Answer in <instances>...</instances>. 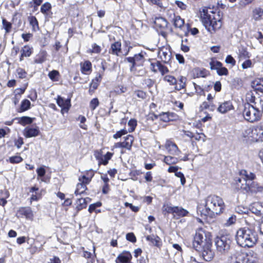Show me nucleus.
Listing matches in <instances>:
<instances>
[{"label": "nucleus", "instance_id": "nucleus-1", "mask_svg": "<svg viewBox=\"0 0 263 263\" xmlns=\"http://www.w3.org/2000/svg\"><path fill=\"white\" fill-rule=\"evenodd\" d=\"M193 248L206 261L212 260L215 257L211 233L202 228L198 229L194 236Z\"/></svg>", "mask_w": 263, "mask_h": 263}, {"label": "nucleus", "instance_id": "nucleus-2", "mask_svg": "<svg viewBox=\"0 0 263 263\" xmlns=\"http://www.w3.org/2000/svg\"><path fill=\"white\" fill-rule=\"evenodd\" d=\"M201 12L202 23L209 32L213 33L221 27L222 15L219 11L204 8Z\"/></svg>", "mask_w": 263, "mask_h": 263}, {"label": "nucleus", "instance_id": "nucleus-3", "mask_svg": "<svg viewBox=\"0 0 263 263\" xmlns=\"http://www.w3.org/2000/svg\"><path fill=\"white\" fill-rule=\"evenodd\" d=\"M226 207L222 198L215 195H210L205 199V215L213 218L223 213Z\"/></svg>", "mask_w": 263, "mask_h": 263}, {"label": "nucleus", "instance_id": "nucleus-4", "mask_svg": "<svg viewBox=\"0 0 263 263\" xmlns=\"http://www.w3.org/2000/svg\"><path fill=\"white\" fill-rule=\"evenodd\" d=\"M258 240V234L254 230L241 228L237 231L236 240L237 244L242 247H253Z\"/></svg>", "mask_w": 263, "mask_h": 263}, {"label": "nucleus", "instance_id": "nucleus-5", "mask_svg": "<svg viewBox=\"0 0 263 263\" xmlns=\"http://www.w3.org/2000/svg\"><path fill=\"white\" fill-rule=\"evenodd\" d=\"M242 113L245 120L251 123L259 121L262 118V111H259L258 105L255 104L245 103Z\"/></svg>", "mask_w": 263, "mask_h": 263}, {"label": "nucleus", "instance_id": "nucleus-6", "mask_svg": "<svg viewBox=\"0 0 263 263\" xmlns=\"http://www.w3.org/2000/svg\"><path fill=\"white\" fill-rule=\"evenodd\" d=\"M240 188L249 194L263 195V185L257 182L249 181L248 183L242 184Z\"/></svg>", "mask_w": 263, "mask_h": 263}, {"label": "nucleus", "instance_id": "nucleus-7", "mask_svg": "<svg viewBox=\"0 0 263 263\" xmlns=\"http://www.w3.org/2000/svg\"><path fill=\"white\" fill-rule=\"evenodd\" d=\"M250 255L240 251H236L230 257L229 263H254V260L250 259Z\"/></svg>", "mask_w": 263, "mask_h": 263}, {"label": "nucleus", "instance_id": "nucleus-8", "mask_svg": "<svg viewBox=\"0 0 263 263\" xmlns=\"http://www.w3.org/2000/svg\"><path fill=\"white\" fill-rule=\"evenodd\" d=\"M215 244L217 251L221 254L226 253L230 248V240L223 235L216 237Z\"/></svg>", "mask_w": 263, "mask_h": 263}, {"label": "nucleus", "instance_id": "nucleus-9", "mask_svg": "<svg viewBox=\"0 0 263 263\" xmlns=\"http://www.w3.org/2000/svg\"><path fill=\"white\" fill-rule=\"evenodd\" d=\"M15 216L18 219L25 218L30 221H33L34 217L31 208L28 206L20 207L16 212Z\"/></svg>", "mask_w": 263, "mask_h": 263}, {"label": "nucleus", "instance_id": "nucleus-10", "mask_svg": "<svg viewBox=\"0 0 263 263\" xmlns=\"http://www.w3.org/2000/svg\"><path fill=\"white\" fill-rule=\"evenodd\" d=\"M134 141V137L132 135H128L123 138L122 142L116 143L114 145L115 148H125L130 151Z\"/></svg>", "mask_w": 263, "mask_h": 263}, {"label": "nucleus", "instance_id": "nucleus-11", "mask_svg": "<svg viewBox=\"0 0 263 263\" xmlns=\"http://www.w3.org/2000/svg\"><path fill=\"white\" fill-rule=\"evenodd\" d=\"M184 133L185 135L190 138L193 145H194V143H196L197 141H201L204 142L206 140V136L202 132H196L195 133H194L190 130H185L184 131Z\"/></svg>", "mask_w": 263, "mask_h": 263}, {"label": "nucleus", "instance_id": "nucleus-12", "mask_svg": "<svg viewBox=\"0 0 263 263\" xmlns=\"http://www.w3.org/2000/svg\"><path fill=\"white\" fill-rule=\"evenodd\" d=\"M235 107L231 100L224 101L222 102H219L216 110L220 114H226L233 110Z\"/></svg>", "mask_w": 263, "mask_h": 263}, {"label": "nucleus", "instance_id": "nucleus-13", "mask_svg": "<svg viewBox=\"0 0 263 263\" xmlns=\"http://www.w3.org/2000/svg\"><path fill=\"white\" fill-rule=\"evenodd\" d=\"M192 78H205L210 75V72L203 67H195L190 72Z\"/></svg>", "mask_w": 263, "mask_h": 263}, {"label": "nucleus", "instance_id": "nucleus-14", "mask_svg": "<svg viewBox=\"0 0 263 263\" xmlns=\"http://www.w3.org/2000/svg\"><path fill=\"white\" fill-rule=\"evenodd\" d=\"M94 155L96 159L98 161L99 165H106L108 163L109 160H110L113 156L114 153L108 152L103 157L101 151H95Z\"/></svg>", "mask_w": 263, "mask_h": 263}, {"label": "nucleus", "instance_id": "nucleus-15", "mask_svg": "<svg viewBox=\"0 0 263 263\" xmlns=\"http://www.w3.org/2000/svg\"><path fill=\"white\" fill-rule=\"evenodd\" d=\"M164 147L168 153L174 156H178L181 153V151L177 144L171 140H167L164 144Z\"/></svg>", "mask_w": 263, "mask_h": 263}, {"label": "nucleus", "instance_id": "nucleus-16", "mask_svg": "<svg viewBox=\"0 0 263 263\" xmlns=\"http://www.w3.org/2000/svg\"><path fill=\"white\" fill-rule=\"evenodd\" d=\"M133 256L128 251L124 250L120 253L115 259L116 263H134Z\"/></svg>", "mask_w": 263, "mask_h": 263}, {"label": "nucleus", "instance_id": "nucleus-17", "mask_svg": "<svg viewBox=\"0 0 263 263\" xmlns=\"http://www.w3.org/2000/svg\"><path fill=\"white\" fill-rule=\"evenodd\" d=\"M257 135L256 126L247 128L243 133L244 137L253 142H258Z\"/></svg>", "mask_w": 263, "mask_h": 263}, {"label": "nucleus", "instance_id": "nucleus-18", "mask_svg": "<svg viewBox=\"0 0 263 263\" xmlns=\"http://www.w3.org/2000/svg\"><path fill=\"white\" fill-rule=\"evenodd\" d=\"M102 79V76L99 73L97 76L92 80L91 83L89 84L88 93L90 96H92L98 89Z\"/></svg>", "mask_w": 263, "mask_h": 263}, {"label": "nucleus", "instance_id": "nucleus-19", "mask_svg": "<svg viewBox=\"0 0 263 263\" xmlns=\"http://www.w3.org/2000/svg\"><path fill=\"white\" fill-rule=\"evenodd\" d=\"M29 193H32L31 197L29 198V202L30 204L32 203L33 201H37L42 198V193L39 192V188L34 185L33 186H31L29 187Z\"/></svg>", "mask_w": 263, "mask_h": 263}, {"label": "nucleus", "instance_id": "nucleus-20", "mask_svg": "<svg viewBox=\"0 0 263 263\" xmlns=\"http://www.w3.org/2000/svg\"><path fill=\"white\" fill-rule=\"evenodd\" d=\"M57 103L62 108V110H65L66 112H68L71 107L70 99H64L60 96L57 97Z\"/></svg>", "mask_w": 263, "mask_h": 263}, {"label": "nucleus", "instance_id": "nucleus-21", "mask_svg": "<svg viewBox=\"0 0 263 263\" xmlns=\"http://www.w3.org/2000/svg\"><path fill=\"white\" fill-rule=\"evenodd\" d=\"M160 117V120L164 122H168L170 121H175L177 119L178 115L172 112H162L158 115Z\"/></svg>", "mask_w": 263, "mask_h": 263}, {"label": "nucleus", "instance_id": "nucleus-22", "mask_svg": "<svg viewBox=\"0 0 263 263\" xmlns=\"http://www.w3.org/2000/svg\"><path fill=\"white\" fill-rule=\"evenodd\" d=\"M40 134V131L39 127H27L24 130V136L26 138L34 137L39 136Z\"/></svg>", "mask_w": 263, "mask_h": 263}, {"label": "nucleus", "instance_id": "nucleus-23", "mask_svg": "<svg viewBox=\"0 0 263 263\" xmlns=\"http://www.w3.org/2000/svg\"><path fill=\"white\" fill-rule=\"evenodd\" d=\"M158 118V115H156L154 112H149L146 117L145 126L147 127L151 131L154 129V120L157 119Z\"/></svg>", "mask_w": 263, "mask_h": 263}, {"label": "nucleus", "instance_id": "nucleus-24", "mask_svg": "<svg viewBox=\"0 0 263 263\" xmlns=\"http://www.w3.org/2000/svg\"><path fill=\"white\" fill-rule=\"evenodd\" d=\"M189 212L182 207L178 206H174L173 209V217L176 219H178L181 217H183L187 216Z\"/></svg>", "mask_w": 263, "mask_h": 263}, {"label": "nucleus", "instance_id": "nucleus-25", "mask_svg": "<svg viewBox=\"0 0 263 263\" xmlns=\"http://www.w3.org/2000/svg\"><path fill=\"white\" fill-rule=\"evenodd\" d=\"M146 240L151 242L154 246L160 249L162 246V242L161 238L158 235H149L145 237Z\"/></svg>", "mask_w": 263, "mask_h": 263}, {"label": "nucleus", "instance_id": "nucleus-26", "mask_svg": "<svg viewBox=\"0 0 263 263\" xmlns=\"http://www.w3.org/2000/svg\"><path fill=\"white\" fill-rule=\"evenodd\" d=\"M251 212L259 216H263V203L259 202H254L250 208Z\"/></svg>", "mask_w": 263, "mask_h": 263}, {"label": "nucleus", "instance_id": "nucleus-27", "mask_svg": "<svg viewBox=\"0 0 263 263\" xmlns=\"http://www.w3.org/2000/svg\"><path fill=\"white\" fill-rule=\"evenodd\" d=\"M127 60L134 66L135 65L142 64L144 61V58L143 53L141 52L138 54H135L134 57L127 58Z\"/></svg>", "mask_w": 263, "mask_h": 263}, {"label": "nucleus", "instance_id": "nucleus-28", "mask_svg": "<svg viewBox=\"0 0 263 263\" xmlns=\"http://www.w3.org/2000/svg\"><path fill=\"white\" fill-rule=\"evenodd\" d=\"M121 43L120 42H116L111 45L109 52L112 54L120 56L123 54L121 51Z\"/></svg>", "mask_w": 263, "mask_h": 263}, {"label": "nucleus", "instance_id": "nucleus-29", "mask_svg": "<svg viewBox=\"0 0 263 263\" xmlns=\"http://www.w3.org/2000/svg\"><path fill=\"white\" fill-rule=\"evenodd\" d=\"M240 175L242 176L243 177V179L245 181L246 183H248V181H252L256 178V175L255 174L253 173H250L249 174L248 173L247 171L246 170H241L239 172Z\"/></svg>", "mask_w": 263, "mask_h": 263}, {"label": "nucleus", "instance_id": "nucleus-30", "mask_svg": "<svg viewBox=\"0 0 263 263\" xmlns=\"http://www.w3.org/2000/svg\"><path fill=\"white\" fill-rule=\"evenodd\" d=\"M155 27L157 29L163 30L167 26V22L163 17H158L154 22Z\"/></svg>", "mask_w": 263, "mask_h": 263}, {"label": "nucleus", "instance_id": "nucleus-31", "mask_svg": "<svg viewBox=\"0 0 263 263\" xmlns=\"http://www.w3.org/2000/svg\"><path fill=\"white\" fill-rule=\"evenodd\" d=\"M18 123L22 126H26V125L31 124L33 123L35 120V118H31L28 116H23L22 117L18 118Z\"/></svg>", "mask_w": 263, "mask_h": 263}, {"label": "nucleus", "instance_id": "nucleus-32", "mask_svg": "<svg viewBox=\"0 0 263 263\" xmlns=\"http://www.w3.org/2000/svg\"><path fill=\"white\" fill-rule=\"evenodd\" d=\"M31 107L30 102L25 99L22 101L20 107L17 109V111L18 112H23L28 110Z\"/></svg>", "mask_w": 263, "mask_h": 263}, {"label": "nucleus", "instance_id": "nucleus-33", "mask_svg": "<svg viewBox=\"0 0 263 263\" xmlns=\"http://www.w3.org/2000/svg\"><path fill=\"white\" fill-rule=\"evenodd\" d=\"M163 162L168 165H171L178 163L179 159L172 156H164Z\"/></svg>", "mask_w": 263, "mask_h": 263}, {"label": "nucleus", "instance_id": "nucleus-34", "mask_svg": "<svg viewBox=\"0 0 263 263\" xmlns=\"http://www.w3.org/2000/svg\"><path fill=\"white\" fill-rule=\"evenodd\" d=\"M87 184L83 183V182H79L77 183L76 189L74 191V194L77 196L84 194L85 191L87 190Z\"/></svg>", "mask_w": 263, "mask_h": 263}, {"label": "nucleus", "instance_id": "nucleus-35", "mask_svg": "<svg viewBox=\"0 0 263 263\" xmlns=\"http://www.w3.org/2000/svg\"><path fill=\"white\" fill-rule=\"evenodd\" d=\"M252 16L256 21L261 20L263 18V9L259 7L255 8L253 10Z\"/></svg>", "mask_w": 263, "mask_h": 263}, {"label": "nucleus", "instance_id": "nucleus-36", "mask_svg": "<svg viewBox=\"0 0 263 263\" xmlns=\"http://www.w3.org/2000/svg\"><path fill=\"white\" fill-rule=\"evenodd\" d=\"M186 79L185 77L180 76L179 78L178 81L177 80V83L175 85V89L177 90H180L184 89L186 87Z\"/></svg>", "mask_w": 263, "mask_h": 263}, {"label": "nucleus", "instance_id": "nucleus-37", "mask_svg": "<svg viewBox=\"0 0 263 263\" xmlns=\"http://www.w3.org/2000/svg\"><path fill=\"white\" fill-rule=\"evenodd\" d=\"M253 85L255 90L263 93V79H255L253 82Z\"/></svg>", "mask_w": 263, "mask_h": 263}, {"label": "nucleus", "instance_id": "nucleus-38", "mask_svg": "<svg viewBox=\"0 0 263 263\" xmlns=\"http://www.w3.org/2000/svg\"><path fill=\"white\" fill-rule=\"evenodd\" d=\"M21 52V55L20 60L22 61L23 57H28L31 54L32 49L30 46L26 45L22 49Z\"/></svg>", "mask_w": 263, "mask_h": 263}, {"label": "nucleus", "instance_id": "nucleus-39", "mask_svg": "<svg viewBox=\"0 0 263 263\" xmlns=\"http://www.w3.org/2000/svg\"><path fill=\"white\" fill-rule=\"evenodd\" d=\"M48 76L52 82H58L61 78V74L59 71L57 70H52L49 71Z\"/></svg>", "mask_w": 263, "mask_h": 263}, {"label": "nucleus", "instance_id": "nucleus-40", "mask_svg": "<svg viewBox=\"0 0 263 263\" xmlns=\"http://www.w3.org/2000/svg\"><path fill=\"white\" fill-rule=\"evenodd\" d=\"M174 206H171V203H164L162 207V213L163 215H167L170 214H173Z\"/></svg>", "mask_w": 263, "mask_h": 263}, {"label": "nucleus", "instance_id": "nucleus-41", "mask_svg": "<svg viewBox=\"0 0 263 263\" xmlns=\"http://www.w3.org/2000/svg\"><path fill=\"white\" fill-rule=\"evenodd\" d=\"M134 95L138 98L139 101L146 100L148 97L147 92L141 89L135 90Z\"/></svg>", "mask_w": 263, "mask_h": 263}, {"label": "nucleus", "instance_id": "nucleus-42", "mask_svg": "<svg viewBox=\"0 0 263 263\" xmlns=\"http://www.w3.org/2000/svg\"><path fill=\"white\" fill-rule=\"evenodd\" d=\"M212 70H216L217 74L220 76H228L229 71L226 67H210Z\"/></svg>", "mask_w": 263, "mask_h": 263}, {"label": "nucleus", "instance_id": "nucleus-43", "mask_svg": "<svg viewBox=\"0 0 263 263\" xmlns=\"http://www.w3.org/2000/svg\"><path fill=\"white\" fill-rule=\"evenodd\" d=\"M174 25L176 28H181L184 24V20L181 18L180 16H174L173 19Z\"/></svg>", "mask_w": 263, "mask_h": 263}, {"label": "nucleus", "instance_id": "nucleus-44", "mask_svg": "<svg viewBox=\"0 0 263 263\" xmlns=\"http://www.w3.org/2000/svg\"><path fill=\"white\" fill-rule=\"evenodd\" d=\"M127 90L126 87L123 85H119L115 87V89L110 91V93L115 95H121Z\"/></svg>", "mask_w": 263, "mask_h": 263}, {"label": "nucleus", "instance_id": "nucleus-45", "mask_svg": "<svg viewBox=\"0 0 263 263\" xmlns=\"http://www.w3.org/2000/svg\"><path fill=\"white\" fill-rule=\"evenodd\" d=\"M256 126L258 142H263V123H260Z\"/></svg>", "mask_w": 263, "mask_h": 263}, {"label": "nucleus", "instance_id": "nucleus-46", "mask_svg": "<svg viewBox=\"0 0 263 263\" xmlns=\"http://www.w3.org/2000/svg\"><path fill=\"white\" fill-rule=\"evenodd\" d=\"M77 209L78 211L82 210L87 206V202L85 198H81L77 201Z\"/></svg>", "mask_w": 263, "mask_h": 263}, {"label": "nucleus", "instance_id": "nucleus-47", "mask_svg": "<svg viewBox=\"0 0 263 263\" xmlns=\"http://www.w3.org/2000/svg\"><path fill=\"white\" fill-rule=\"evenodd\" d=\"M128 125L129 126V128L127 129L128 133L133 132L137 127V122L135 119H130L128 122Z\"/></svg>", "mask_w": 263, "mask_h": 263}, {"label": "nucleus", "instance_id": "nucleus-48", "mask_svg": "<svg viewBox=\"0 0 263 263\" xmlns=\"http://www.w3.org/2000/svg\"><path fill=\"white\" fill-rule=\"evenodd\" d=\"M29 21L30 25L32 27L33 30L36 31L39 29L38 22L35 16H32L29 17Z\"/></svg>", "mask_w": 263, "mask_h": 263}, {"label": "nucleus", "instance_id": "nucleus-49", "mask_svg": "<svg viewBox=\"0 0 263 263\" xmlns=\"http://www.w3.org/2000/svg\"><path fill=\"white\" fill-rule=\"evenodd\" d=\"M142 174V172L140 170H132L130 172L129 175L134 181H137L138 179V176Z\"/></svg>", "mask_w": 263, "mask_h": 263}, {"label": "nucleus", "instance_id": "nucleus-50", "mask_svg": "<svg viewBox=\"0 0 263 263\" xmlns=\"http://www.w3.org/2000/svg\"><path fill=\"white\" fill-rule=\"evenodd\" d=\"M128 133L127 129L124 127V128L117 131L115 134H114L112 137L115 139H117L121 138L123 135H126Z\"/></svg>", "mask_w": 263, "mask_h": 263}, {"label": "nucleus", "instance_id": "nucleus-51", "mask_svg": "<svg viewBox=\"0 0 263 263\" xmlns=\"http://www.w3.org/2000/svg\"><path fill=\"white\" fill-rule=\"evenodd\" d=\"M100 102L97 98H93L89 102V108L91 110L93 111L99 105Z\"/></svg>", "mask_w": 263, "mask_h": 263}, {"label": "nucleus", "instance_id": "nucleus-52", "mask_svg": "<svg viewBox=\"0 0 263 263\" xmlns=\"http://www.w3.org/2000/svg\"><path fill=\"white\" fill-rule=\"evenodd\" d=\"M23 160V159L21 156L15 155L9 157L8 161L11 164H16L21 163Z\"/></svg>", "mask_w": 263, "mask_h": 263}, {"label": "nucleus", "instance_id": "nucleus-53", "mask_svg": "<svg viewBox=\"0 0 263 263\" xmlns=\"http://www.w3.org/2000/svg\"><path fill=\"white\" fill-rule=\"evenodd\" d=\"M51 9V5L49 3H44L41 8V11L44 14H47L48 12Z\"/></svg>", "mask_w": 263, "mask_h": 263}, {"label": "nucleus", "instance_id": "nucleus-54", "mask_svg": "<svg viewBox=\"0 0 263 263\" xmlns=\"http://www.w3.org/2000/svg\"><path fill=\"white\" fill-rule=\"evenodd\" d=\"M195 92L199 96H205V92L203 88H202L200 85H197L196 83H193Z\"/></svg>", "mask_w": 263, "mask_h": 263}, {"label": "nucleus", "instance_id": "nucleus-55", "mask_svg": "<svg viewBox=\"0 0 263 263\" xmlns=\"http://www.w3.org/2000/svg\"><path fill=\"white\" fill-rule=\"evenodd\" d=\"M2 24L3 28H4L6 31V33H9L11 31V29L12 27L11 24L10 22L7 21L6 20L5 18L3 19Z\"/></svg>", "mask_w": 263, "mask_h": 263}, {"label": "nucleus", "instance_id": "nucleus-56", "mask_svg": "<svg viewBox=\"0 0 263 263\" xmlns=\"http://www.w3.org/2000/svg\"><path fill=\"white\" fill-rule=\"evenodd\" d=\"M83 249V257L85 258L86 259H90V262L91 263H93L95 262V258L92 256V255L91 252H88L84 250V248H82Z\"/></svg>", "mask_w": 263, "mask_h": 263}, {"label": "nucleus", "instance_id": "nucleus-57", "mask_svg": "<svg viewBox=\"0 0 263 263\" xmlns=\"http://www.w3.org/2000/svg\"><path fill=\"white\" fill-rule=\"evenodd\" d=\"M102 205V203L101 201H98L96 203L91 204L89 206L88 212L90 213H92L96 211L97 208L100 207Z\"/></svg>", "mask_w": 263, "mask_h": 263}, {"label": "nucleus", "instance_id": "nucleus-58", "mask_svg": "<svg viewBox=\"0 0 263 263\" xmlns=\"http://www.w3.org/2000/svg\"><path fill=\"white\" fill-rule=\"evenodd\" d=\"M164 80L168 82L170 85H175V84L177 83V80L176 78L171 75H166L164 77Z\"/></svg>", "mask_w": 263, "mask_h": 263}, {"label": "nucleus", "instance_id": "nucleus-59", "mask_svg": "<svg viewBox=\"0 0 263 263\" xmlns=\"http://www.w3.org/2000/svg\"><path fill=\"white\" fill-rule=\"evenodd\" d=\"M253 1V0H240L238 3V7L239 9L243 8Z\"/></svg>", "mask_w": 263, "mask_h": 263}, {"label": "nucleus", "instance_id": "nucleus-60", "mask_svg": "<svg viewBox=\"0 0 263 263\" xmlns=\"http://www.w3.org/2000/svg\"><path fill=\"white\" fill-rule=\"evenodd\" d=\"M16 72L18 77L20 79H24L27 77V72L25 70L21 68H18L16 69Z\"/></svg>", "mask_w": 263, "mask_h": 263}, {"label": "nucleus", "instance_id": "nucleus-61", "mask_svg": "<svg viewBox=\"0 0 263 263\" xmlns=\"http://www.w3.org/2000/svg\"><path fill=\"white\" fill-rule=\"evenodd\" d=\"M126 238L128 241H129L131 242H133V243H135L137 241V238H136L135 234L133 232L128 233L126 235Z\"/></svg>", "mask_w": 263, "mask_h": 263}, {"label": "nucleus", "instance_id": "nucleus-62", "mask_svg": "<svg viewBox=\"0 0 263 263\" xmlns=\"http://www.w3.org/2000/svg\"><path fill=\"white\" fill-rule=\"evenodd\" d=\"M236 221V216L235 215H232L229 219L227 220L225 223V226H230L234 224Z\"/></svg>", "mask_w": 263, "mask_h": 263}, {"label": "nucleus", "instance_id": "nucleus-63", "mask_svg": "<svg viewBox=\"0 0 263 263\" xmlns=\"http://www.w3.org/2000/svg\"><path fill=\"white\" fill-rule=\"evenodd\" d=\"M14 145L17 148H20L21 146L24 144V142L23 138L21 137H20L17 139H14Z\"/></svg>", "mask_w": 263, "mask_h": 263}, {"label": "nucleus", "instance_id": "nucleus-64", "mask_svg": "<svg viewBox=\"0 0 263 263\" xmlns=\"http://www.w3.org/2000/svg\"><path fill=\"white\" fill-rule=\"evenodd\" d=\"M45 166H41L36 169V173L38 177H44L46 174Z\"/></svg>", "mask_w": 263, "mask_h": 263}]
</instances>
